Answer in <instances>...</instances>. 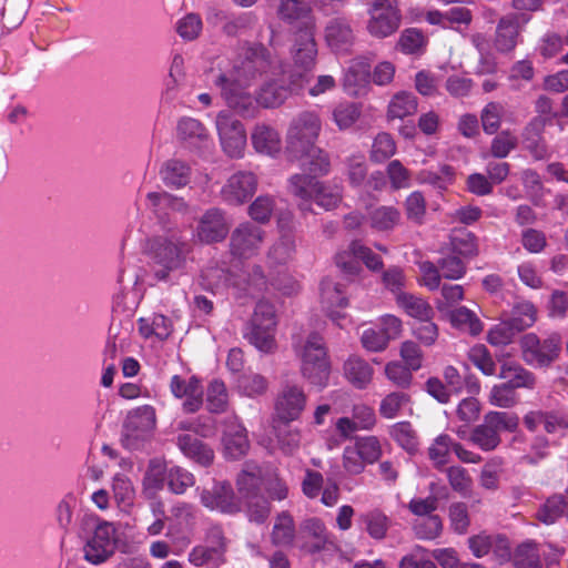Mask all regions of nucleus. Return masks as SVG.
Here are the masks:
<instances>
[{"label":"nucleus","instance_id":"nucleus-32","mask_svg":"<svg viewBox=\"0 0 568 568\" xmlns=\"http://www.w3.org/2000/svg\"><path fill=\"white\" fill-rule=\"evenodd\" d=\"M307 172V174H295L290 179L288 190L290 192L301 200L298 204L302 211H311V201L314 197L315 189L318 185L316 176Z\"/></svg>","mask_w":568,"mask_h":568},{"label":"nucleus","instance_id":"nucleus-6","mask_svg":"<svg viewBox=\"0 0 568 568\" xmlns=\"http://www.w3.org/2000/svg\"><path fill=\"white\" fill-rule=\"evenodd\" d=\"M276 75L265 80L256 91L254 104L264 109H275L284 104L293 93H298L306 84V75L302 73H291L288 78L284 75L282 65L276 70Z\"/></svg>","mask_w":568,"mask_h":568},{"label":"nucleus","instance_id":"nucleus-54","mask_svg":"<svg viewBox=\"0 0 568 568\" xmlns=\"http://www.w3.org/2000/svg\"><path fill=\"white\" fill-rule=\"evenodd\" d=\"M488 402L493 406L511 408L518 403V396L516 389L505 382L491 387Z\"/></svg>","mask_w":568,"mask_h":568},{"label":"nucleus","instance_id":"nucleus-59","mask_svg":"<svg viewBox=\"0 0 568 568\" xmlns=\"http://www.w3.org/2000/svg\"><path fill=\"white\" fill-rule=\"evenodd\" d=\"M239 388L248 397L261 396L268 388V381L261 374L248 373L239 378Z\"/></svg>","mask_w":568,"mask_h":568},{"label":"nucleus","instance_id":"nucleus-53","mask_svg":"<svg viewBox=\"0 0 568 568\" xmlns=\"http://www.w3.org/2000/svg\"><path fill=\"white\" fill-rule=\"evenodd\" d=\"M520 332L531 327L537 320V311L532 303L520 302L513 307L508 318Z\"/></svg>","mask_w":568,"mask_h":568},{"label":"nucleus","instance_id":"nucleus-17","mask_svg":"<svg viewBox=\"0 0 568 568\" xmlns=\"http://www.w3.org/2000/svg\"><path fill=\"white\" fill-rule=\"evenodd\" d=\"M200 501L205 508L222 514L233 515L242 509L239 497L226 480L214 481L212 487L203 488L200 491Z\"/></svg>","mask_w":568,"mask_h":568},{"label":"nucleus","instance_id":"nucleus-37","mask_svg":"<svg viewBox=\"0 0 568 568\" xmlns=\"http://www.w3.org/2000/svg\"><path fill=\"white\" fill-rule=\"evenodd\" d=\"M163 183L171 187H183L190 181L191 168L183 161L171 159L160 170Z\"/></svg>","mask_w":568,"mask_h":568},{"label":"nucleus","instance_id":"nucleus-57","mask_svg":"<svg viewBox=\"0 0 568 568\" xmlns=\"http://www.w3.org/2000/svg\"><path fill=\"white\" fill-rule=\"evenodd\" d=\"M295 250V241L291 234H284L275 242L267 252V258L273 264H284Z\"/></svg>","mask_w":568,"mask_h":568},{"label":"nucleus","instance_id":"nucleus-52","mask_svg":"<svg viewBox=\"0 0 568 568\" xmlns=\"http://www.w3.org/2000/svg\"><path fill=\"white\" fill-rule=\"evenodd\" d=\"M519 333L520 331L515 327L510 320H505L489 329L487 341L493 346H506L510 344Z\"/></svg>","mask_w":568,"mask_h":568},{"label":"nucleus","instance_id":"nucleus-26","mask_svg":"<svg viewBox=\"0 0 568 568\" xmlns=\"http://www.w3.org/2000/svg\"><path fill=\"white\" fill-rule=\"evenodd\" d=\"M529 17L526 14H507L498 21L494 44L499 52H510L517 45L519 36V23H527Z\"/></svg>","mask_w":568,"mask_h":568},{"label":"nucleus","instance_id":"nucleus-58","mask_svg":"<svg viewBox=\"0 0 568 568\" xmlns=\"http://www.w3.org/2000/svg\"><path fill=\"white\" fill-rule=\"evenodd\" d=\"M396 152V144L390 134L386 132L378 133L374 139L371 160L376 163H383L393 156Z\"/></svg>","mask_w":568,"mask_h":568},{"label":"nucleus","instance_id":"nucleus-22","mask_svg":"<svg viewBox=\"0 0 568 568\" xmlns=\"http://www.w3.org/2000/svg\"><path fill=\"white\" fill-rule=\"evenodd\" d=\"M170 389L176 398L185 397L183 403L185 413L192 414L202 407L203 387L196 376H191L189 379H185L180 375H174L170 382Z\"/></svg>","mask_w":568,"mask_h":568},{"label":"nucleus","instance_id":"nucleus-47","mask_svg":"<svg viewBox=\"0 0 568 568\" xmlns=\"http://www.w3.org/2000/svg\"><path fill=\"white\" fill-rule=\"evenodd\" d=\"M453 252L464 257H474L478 254L476 236L465 229L455 230L450 235Z\"/></svg>","mask_w":568,"mask_h":568},{"label":"nucleus","instance_id":"nucleus-55","mask_svg":"<svg viewBox=\"0 0 568 568\" xmlns=\"http://www.w3.org/2000/svg\"><path fill=\"white\" fill-rule=\"evenodd\" d=\"M447 479L452 489L463 497L470 495L473 489V479L467 469L460 466H450L446 469Z\"/></svg>","mask_w":568,"mask_h":568},{"label":"nucleus","instance_id":"nucleus-15","mask_svg":"<svg viewBox=\"0 0 568 568\" xmlns=\"http://www.w3.org/2000/svg\"><path fill=\"white\" fill-rule=\"evenodd\" d=\"M116 529L110 523L99 524L83 546V557L92 565H101L115 552Z\"/></svg>","mask_w":568,"mask_h":568},{"label":"nucleus","instance_id":"nucleus-21","mask_svg":"<svg viewBox=\"0 0 568 568\" xmlns=\"http://www.w3.org/2000/svg\"><path fill=\"white\" fill-rule=\"evenodd\" d=\"M256 187V176L252 172L240 171L227 179L221 190V197L230 205H241L253 196Z\"/></svg>","mask_w":568,"mask_h":568},{"label":"nucleus","instance_id":"nucleus-27","mask_svg":"<svg viewBox=\"0 0 568 568\" xmlns=\"http://www.w3.org/2000/svg\"><path fill=\"white\" fill-rule=\"evenodd\" d=\"M303 536L302 549L310 555L328 549L332 545L329 535L322 520L310 518L303 521L301 526Z\"/></svg>","mask_w":568,"mask_h":568},{"label":"nucleus","instance_id":"nucleus-30","mask_svg":"<svg viewBox=\"0 0 568 568\" xmlns=\"http://www.w3.org/2000/svg\"><path fill=\"white\" fill-rule=\"evenodd\" d=\"M321 304L327 315L336 321L342 317L335 308H345L347 298L344 295L341 285L331 278H325L321 283Z\"/></svg>","mask_w":568,"mask_h":568},{"label":"nucleus","instance_id":"nucleus-7","mask_svg":"<svg viewBox=\"0 0 568 568\" xmlns=\"http://www.w3.org/2000/svg\"><path fill=\"white\" fill-rule=\"evenodd\" d=\"M517 426V415L491 410L484 416L483 424L471 429L468 440L484 452H491L501 443L500 432H514Z\"/></svg>","mask_w":568,"mask_h":568},{"label":"nucleus","instance_id":"nucleus-36","mask_svg":"<svg viewBox=\"0 0 568 568\" xmlns=\"http://www.w3.org/2000/svg\"><path fill=\"white\" fill-rule=\"evenodd\" d=\"M296 530L294 519L287 511H282L275 518L271 532V541L277 547H292L295 540Z\"/></svg>","mask_w":568,"mask_h":568},{"label":"nucleus","instance_id":"nucleus-25","mask_svg":"<svg viewBox=\"0 0 568 568\" xmlns=\"http://www.w3.org/2000/svg\"><path fill=\"white\" fill-rule=\"evenodd\" d=\"M327 45L335 52H346L355 40L351 22L344 17L329 19L324 29Z\"/></svg>","mask_w":568,"mask_h":568},{"label":"nucleus","instance_id":"nucleus-51","mask_svg":"<svg viewBox=\"0 0 568 568\" xmlns=\"http://www.w3.org/2000/svg\"><path fill=\"white\" fill-rule=\"evenodd\" d=\"M455 442L447 434H440L437 436L433 444L428 447V457L434 463L436 468H442L448 463V456L453 450Z\"/></svg>","mask_w":568,"mask_h":568},{"label":"nucleus","instance_id":"nucleus-42","mask_svg":"<svg viewBox=\"0 0 568 568\" xmlns=\"http://www.w3.org/2000/svg\"><path fill=\"white\" fill-rule=\"evenodd\" d=\"M389 436L409 455L417 453L419 439L416 430L409 422H399L388 429Z\"/></svg>","mask_w":568,"mask_h":568},{"label":"nucleus","instance_id":"nucleus-20","mask_svg":"<svg viewBox=\"0 0 568 568\" xmlns=\"http://www.w3.org/2000/svg\"><path fill=\"white\" fill-rule=\"evenodd\" d=\"M294 65L301 71H293L292 73H302L306 75V83L308 82V72L315 65L317 55V45L314 38V29L306 23V29L301 30L295 38L292 49Z\"/></svg>","mask_w":568,"mask_h":568},{"label":"nucleus","instance_id":"nucleus-34","mask_svg":"<svg viewBox=\"0 0 568 568\" xmlns=\"http://www.w3.org/2000/svg\"><path fill=\"white\" fill-rule=\"evenodd\" d=\"M498 377L506 379V383L515 389H534L537 384V377L535 374L515 362L504 363L500 366Z\"/></svg>","mask_w":568,"mask_h":568},{"label":"nucleus","instance_id":"nucleus-64","mask_svg":"<svg viewBox=\"0 0 568 568\" xmlns=\"http://www.w3.org/2000/svg\"><path fill=\"white\" fill-rule=\"evenodd\" d=\"M443 524L438 515H429L416 520L415 534L420 539H435L442 532Z\"/></svg>","mask_w":568,"mask_h":568},{"label":"nucleus","instance_id":"nucleus-39","mask_svg":"<svg viewBox=\"0 0 568 568\" xmlns=\"http://www.w3.org/2000/svg\"><path fill=\"white\" fill-rule=\"evenodd\" d=\"M397 304L407 315L417 321L433 318L434 310L427 301L413 294L399 292L396 297Z\"/></svg>","mask_w":568,"mask_h":568},{"label":"nucleus","instance_id":"nucleus-46","mask_svg":"<svg viewBox=\"0 0 568 568\" xmlns=\"http://www.w3.org/2000/svg\"><path fill=\"white\" fill-rule=\"evenodd\" d=\"M452 325L471 335H478L483 331V323L478 316L465 306L447 312Z\"/></svg>","mask_w":568,"mask_h":568},{"label":"nucleus","instance_id":"nucleus-61","mask_svg":"<svg viewBox=\"0 0 568 568\" xmlns=\"http://www.w3.org/2000/svg\"><path fill=\"white\" fill-rule=\"evenodd\" d=\"M171 517L180 525L192 530L196 524L197 509L193 504L178 501L171 509Z\"/></svg>","mask_w":568,"mask_h":568},{"label":"nucleus","instance_id":"nucleus-19","mask_svg":"<svg viewBox=\"0 0 568 568\" xmlns=\"http://www.w3.org/2000/svg\"><path fill=\"white\" fill-rule=\"evenodd\" d=\"M337 266L347 274H357L361 270L362 261L369 270L382 268L383 262L379 255L375 254L369 247L359 241H353L347 251L341 252L335 257Z\"/></svg>","mask_w":568,"mask_h":568},{"label":"nucleus","instance_id":"nucleus-50","mask_svg":"<svg viewBox=\"0 0 568 568\" xmlns=\"http://www.w3.org/2000/svg\"><path fill=\"white\" fill-rule=\"evenodd\" d=\"M504 114L505 108L500 102L491 101L487 103L480 112V121L484 132L489 135L497 133Z\"/></svg>","mask_w":568,"mask_h":568},{"label":"nucleus","instance_id":"nucleus-18","mask_svg":"<svg viewBox=\"0 0 568 568\" xmlns=\"http://www.w3.org/2000/svg\"><path fill=\"white\" fill-rule=\"evenodd\" d=\"M230 224L225 212L212 207L205 211L197 221L195 239L203 244L222 242L229 234Z\"/></svg>","mask_w":568,"mask_h":568},{"label":"nucleus","instance_id":"nucleus-38","mask_svg":"<svg viewBox=\"0 0 568 568\" xmlns=\"http://www.w3.org/2000/svg\"><path fill=\"white\" fill-rule=\"evenodd\" d=\"M418 102L413 92L400 91L394 94L387 108V118L389 120H403L406 116L414 115L417 112Z\"/></svg>","mask_w":568,"mask_h":568},{"label":"nucleus","instance_id":"nucleus-14","mask_svg":"<svg viewBox=\"0 0 568 568\" xmlns=\"http://www.w3.org/2000/svg\"><path fill=\"white\" fill-rule=\"evenodd\" d=\"M265 235V231L252 222L240 223L230 235V254L240 260L255 256L264 243Z\"/></svg>","mask_w":568,"mask_h":568},{"label":"nucleus","instance_id":"nucleus-49","mask_svg":"<svg viewBox=\"0 0 568 568\" xmlns=\"http://www.w3.org/2000/svg\"><path fill=\"white\" fill-rule=\"evenodd\" d=\"M195 478L192 473L180 466L168 468L166 485L170 491L175 495L184 494L187 488L194 486Z\"/></svg>","mask_w":568,"mask_h":568},{"label":"nucleus","instance_id":"nucleus-2","mask_svg":"<svg viewBox=\"0 0 568 568\" xmlns=\"http://www.w3.org/2000/svg\"><path fill=\"white\" fill-rule=\"evenodd\" d=\"M322 131L320 115L303 111L294 116L285 136V150L291 161H297L305 172L327 174L331 169L328 154L316 145Z\"/></svg>","mask_w":568,"mask_h":568},{"label":"nucleus","instance_id":"nucleus-60","mask_svg":"<svg viewBox=\"0 0 568 568\" xmlns=\"http://www.w3.org/2000/svg\"><path fill=\"white\" fill-rule=\"evenodd\" d=\"M468 358L484 375L493 376L496 374L497 365L485 345L471 347Z\"/></svg>","mask_w":568,"mask_h":568},{"label":"nucleus","instance_id":"nucleus-43","mask_svg":"<svg viewBox=\"0 0 568 568\" xmlns=\"http://www.w3.org/2000/svg\"><path fill=\"white\" fill-rule=\"evenodd\" d=\"M168 468L160 459H152L146 469L143 479V494L145 497H152L161 490L166 483Z\"/></svg>","mask_w":568,"mask_h":568},{"label":"nucleus","instance_id":"nucleus-5","mask_svg":"<svg viewBox=\"0 0 568 568\" xmlns=\"http://www.w3.org/2000/svg\"><path fill=\"white\" fill-rule=\"evenodd\" d=\"M301 359L300 372L311 385L324 388L329 378L331 363L324 338L317 333H311L298 351Z\"/></svg>","mask_w":568,"mask_h":568},{"label":"nucleus","instance_id":"nucleus-62","mask_svg":"<svg viewBox=\"0 0 568 568\" xmlns=\"http://www.w3.org/2000/svg\"><path fill=\"white\" fill-rule=\"evenodd\" d=\"M409 402V396L403 392L386 395L379 405V414L384 418H395L400 409Z\"/></svg>","mask_w":568,"mask_h":568},{"label":"nucleus","instance_id":"nucleus-63","mask_svg":"<svg viewBox=\"0 0 568 568\" xmlns=\"http://www.w3.org/2000/svg\"><path fill=\"white\" fill-rule=\"evenodd\" d=\"M518 139L509 130L498 133L491 141L490 153L494 158L504 159L517 148Z\"/></svg>","mask_w":568,"mask_h":568},{"label":"nucleus","instance_id":"nucleus-56","mask_svg":"<svg viewBox=\"0 0 568 568\" xmlns=\"http://www.w3.org/2000/svg\"><path fill=\"white\" fill-rule=\"evenodd\" d=\"M361 108L353 102H343L333 110V120L339 130L349 129L359 118Z\"/></svg>","mask_w":568,"mask_h":568},{"label":"nucleus","instance_id":"nucleus-41","mask_svg":"<svg viewBox=\"0 0 568 568\" xmlns=\"http://www.w3.org/2000/svg\"><path fill=\"white\" fill-rule=\"evenodd\" d=\"M511 561L515 568H542L538 545L532 540L518 545L511 555Z\"/></svg>","mask_w":568,"mask_h":568},{"label":"nucleus","instance_id":"nucleus-9","mask_svg":"<svg viewBox=\"0 0 568 568\" xmlns=\"http://www.w3.org/2000/svg\"><path fill=\"white\" fill-rule=\"evenodd\" d=\"M156 427V413L153 406L142 405L128 412L121 432L122 445L130 449H139L149 440Z\"/></svg>","mask_w":568,"mask_h":568},{"label":"nucleus","instance_id":"nucleus-31","mask_svg":"<svg viewBox=\"0 0 568 568\" xmlns=\"http://www.w3.org/2000/svg\"><path fill=\"white\" fill-rule=\"evenodd\" d=\"M256 152L274 155L281 151V136L276 129L265 123H257L251 134Z\"/></svg>","mask_w":568,"mask_h":568},{"label":"nucleus","instance_id":"nucleus-3","mask_svg":"<svg viewBox=\"0 0 568 568\" xmlns=\"http://www.w3.org/2000/svg\"><path fill=\"white\" fill-rule=\"evenodd\" d=\"M153 273L156 280L168 281L171 273L184 268L192 244L183 233L155 236L150 246Z\"/></svg>","mask_w":568,"mask_h":568},{"label":"nucleus","instance_id":"nucleus-11","mask_svg":"<svg viewBox=\"0 0 568 568\" xmlns=\"http://www.w3.org/2000/svg\"><path fill=\"white\" fill-rule=\"evenodd\" d=\"M227 541L221 527L207 529L203 544L189 552V562L199 568H220L226 562Z\"/></svg>","mask_w":568,"mask_h":568},{"label":"nucleus","instance_id":"nucleus-4","mask_svg":"<svg viewBox=\"0 0 568 568\" xmlns=\"http://www.w3.org/2000/svg\"><path fill=\"white\" fill-rule=\"evenodd\" d=\"M262 481V468L254 462H246L236 478L239 499L248 520L255 524L265 523L272 510L270 499L261 494Z\"/></svg>","mask_w":568,"mask_h":568},{"label":"nucleus","instance_id":"nucleus-23","mask_svg":"<svg viewBox=\"0 0 568 568\" xmlns=\"http://www.w3.org/2000/svg\"><path fill=\"white\" fill-rule=\"evenodd\" d=\"M179 141L187 149L201 151L211 143L210 134L204 124L194 118L183 116L176 125Z\"/></svg>","mask_w":568,"mask_h":568},{"label":"nucleus","instance_id":"nucleus-35","mask_svg":"<svg viewBox=\"0 0 568 568\" xmlns=\"http://www.w3.org/2000/svg\"><path fill=\"white\" fill-rule=\"evenodd\" d=\"M372 366L358 356H351L344 363V374L347 381L356 388H365L373 378Z\"/></svg>","mask_w":568,"mask_h":568},{"label":"nucleus","instance_id":"nucleus-13","mask_svg":"<svg viewBox=\"0 0 568 568\" xmlns=\"http://www.w3.org/2000/svg\"><path fill=\"white\" fill-rule=\"evenodd\" d=\"M307 395L296 384H284L274 400V420L288 425L297 420L306 408Z\"/></svg>","mask_w":568,"mask_h":568},{"label":"nucleus","instance_id":"nucleus-10","mask_svg":"<svg viewBox=\"0 0 568 568\" xmlns=\"http://www.w3.org/2000/svg\"><path fill=\"white\" fill-rule=\"evenodd\" d=\"M276 318L274 306L266 302L260 301L246 327L244 337L264 353L272 352L275 346Z\"/></svg>","mask_w":568,"mask_h":568},{"label":"nucleus","instance_id":"nucleus-48","mask_svg":"<svg viewBox=\"0 0 568 568\" xmlns=\"http://www.w3.org/2000/svg\"><path fill=\"white\" fill-rule=\"evenodd\" d=\"M229 405V394L222 381H212L206 390V408L211 413H223Z\"/></svg>","mask_w":568,"mask_h":568},{"label":"nucleus","instance_id":"nucleus-1","mask_svg":"<svg viewBox=\"0 0 568 568\" xmlns=\"http://www.w3.org/2000/svg\"><path fill=\"white\" fill-rule=\"evenodd\" d=\"M217 65L214 84L221 89L227 106L242 116H255L257 108L247 88L264 74L276 75L280 63L263 44H245L232 61H221Z\"/></svg>","mask_w":568,"mask_h":568},{"label":"nucleus","instance_id":"nucleus-16","mask_svg":"<svg viewBox=\"0 0 568 568\" xmlns=\"http://www.w3.org/2000/svg\"><path fill=\"white\" fill-rule=\"evenodd\" d=\"M215 125L224 152L231 158L242 156L246 145L243 123L232 113L223 110L217 113Z\"/></svg>","mask_w":568,"mask_h":568},{"label":"nucleus","instance_id":"nucleus-44","mask_svg":"<svg viewBox=\"0 0 568 568\" xmlns=\"http://www.w3.org/2000/svg\"><path fill=\"white\" fill-rule=\"evenodd\" d=\"M358 521L364 526L367 534L376 540L386 537L389 528V518L381 510L373 509L358 517Z\"/></svg>","mask_w":568,"mask_h":568},{"label":"nucleus","instance_id":"nucleus-28","mask_svg":"<svg viewBox=\"0 0 568 568\" xmlns=\"http://www.w3.org/2000/svg\"><path fill=\"white\" fill-rule=\"evenodd\" d=\"M146 205L160 221H164L170 213L185 214L189 212V205L184 199L164 191L148 193Z\"/></svg>","mask_w":568,"mask_h":568},{"label":"nucleus","instance_id":"nucleus-12","mask_svg":"<svg viewBox=\"0 0 568 568\" xmlns=\"http://www.w3.org/2000/svg\"><path fill=\"white\" fill-rule=\"evenodd\" d=\"M368 33L377 39L394 34L402 24L398 0H374L368 9Z\"/></svg>","mask_w":568,"mask_h":568},{"label":"nucleus","instance_id":"nucleus-33","mask_svg":"<svg viewBox=\"0 0 568 568\" xmlns=\"http://www.w3.org/2000/svg\"><path fill=\"white\" fill-rule=\"evenodd\" d=\"M311 2L310 0H281L278 6V17L290 23L302 22L304 29L308 23L314 29V23L311 21Z\"/></svg>","mask_w":568,"mask_h":568},{"label":"nucleus","instance_id":"nucleus-40","mask_svg":"<svg viewBox=\"0 0 568 568\" xmlns=\"http://www.w3.org/2000/svg\"><path fill=\"white\" fill-rule=\"evenodd\" d=\"M564 516H568V490L565 495L549 497L537 511L538 520L546 525H551Z\"/></svg>","mask_w":568,"mask_h":568},{"label":"nucleus","instance_id":"nucleus-29","mask_svg":"<svg viewBox=\"0 0 568 568\" xmlns=\"http://www.w3.org/2000/svg\"><path fill=\"white\" fill-rule=\"evenodd\" d=\"M176 444L187 458L194 460L201 466H209L213 463V449L196 436L190 434L179 435Z\"/></svg>","mask_w":568,"mask_h":568},{"label":"nucleus","instance_id":"nucleus-8","mask_svg":"<svg viewBox=\"0 0 568 568\" xmlns=\"http://www.w3.org/2000/svg\"><path fill=\"white\" fill-rule=\"evenodd\" d=\"M523 361L532 367H549L557 361L561 352V337L552 333L540 337L535 333H527L519 339Z\"/></svg>","mask_w":568,"mask_h":568},{"label":"nucleus","instance_id":"nucleus-24","mask_svg":"<svg viewBox=\"0 0 568 568\" xmlns=\"http://www.w3.org/2000/svg\"><path fill=\"white\" fill-rule=\"evenodd\" d=\"M223 445L225 455L232 459L244 456L250 447L246 429L239 423L236 416L224 420Z\"/></svg>","mask_w":568,"mask_h":568},{"label":"nucleus","instance_id":"nucleus-45","mask_svg":"<svg viewBox=\"0 0 568 568\" xmlns=\"http://www.w3.org/2000/svg\"><path fill=\"white\" fill-rule=\"evenodd\" d=\"M369 225L377 231H390L400 222L402 214L395 206L382 205L369 212Z\"/></svg>","mask_w":568,"mask_h":568}]
</instances>
